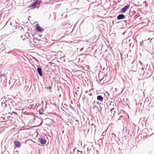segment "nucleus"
<instances>
[{"instance_id": "bb28decb", "label": "nucleus", "mask_w": 154, "mask_h": 154, "mask_svg": "<svg viewBox=\"0 0 154 154\" xmlns=\"http://www.w3.org/2000/svg\"><path fill=\"white\" fill-rule=\"evenodd\" d=\"M134 44L133 43H131L130 45V47L131 48V47L132 48H133L134 46Z\"/></svg>"}, {"instance_id": "79ce46f5", "label": "nucleus", "mask_w": 154, "mask_h": 154, "mask_svg": "<svg viewBox=\"0 0 154 154\" xmlns=\"http://www.w3.org/2000/svg\"><path fill=\"white\" fill-rule=\"evenodd\" d=\"M59 97H61V94H60L59 95Z\"/></svg>"}, {"instance_id": "6e6d98bb", "label": "nucleus", "mask_w": 154, "mask_h": 154, "mask_svg": "<svg viewBox=\"0 0 154 154\" xmlns=\"http://www.w3.org/2000/svg\"><path fill=\"white\" fill-rule=\"evenodd\" d=\"M14 112V113H16V112Z\"/></svg>"}, {"instance_id": "473e14b6", "label": "nucleus", "mask_w": 154, "mask_h": 154, "mask_svg": "<svg viewBox=\"0 0 154 154\" xmlns=\"http://www.w3.org/2000/svg\"><path fill=\"white\" fill-rule=\"evenodd\" d=\"M96 102L95 101H94L92 103V104L93 105H94V104H96Z\"/></svg>"}, {"instance_id": "5701e85b", "label": "nucleus", "mask_w": 154, "mask_h": 154, "mask_svg": "<svg viewBox=\"0 0 154 154\" xmlns=\"http://www.w3.org/2000/svg\"><path fill=\"white\" fill-rule=\"evenodd\" d=\"M77 154H83V152L82 151H79L78 149L77 150Z\"/></svg>"}, {"instance_id": "9b49d317", "label": "nucleus", "mask_w": 154, "mask_h": 154, "mask_svg": "<svg viewBox=\"0 0 154 154\" xmlns=\"http://www.w3.org/2000/svg\"><path fill=\"white\" fill-rule=\"evenodd\" d=\"M14 143L15 146L16 147L19 148L21 146V144L20 142L18 141H15L14 142Z\"/></svg>"}, {"instance_id": "f03ea898", "label": "nucleus", "mask_w": 154, "mask_h": 154, "mask_svg": "<svg viewBox=\"0 0 154 154\" xmlns=\"http://www.w3.org/2000/svg\"><path fill=\"white\" fill-rule=\"evenodd\" d=\"M130 5H126L124 6L120 10L119 12L120 13H124L128 9Z\"/></svg>"}, {"instance_id": "f704fd0d", "label": "nucleus", "mask_w": 154, "mask_h": 154, "mask_svg": "<svg viewBox=\"0 0 154 154\" xmlns=\"http://www.w3.org/2000/svg\"><path fill=\"white\" fill-rule=\"evenodd\" d=\"M83 48H83H83H81V49H80V51H82L83 50Z\"/></svg>"}, {"instance_id": "f8f14e48", "label": "nucleus", "mask_w": 154, "mask_h": 154, "mask_svg": "<svg viewBox=\"0 0 154 154\" xmlns=\"http://www.w3.org/2000/svg\"><path fill=\"white\" fill-rule=\"evenodd\" d=\"M27 34L28 35L27 38L29 39V45L31 47H33L34 46V44L32 43V42L30 40V38H29V35L28 33H27Z\"/></svg>"}, {"instance_id": "9d476101", "label": "nucleus", "mask_w": 154, "mask_h": 154, "mask_svg": "<svg viewBox=\"0 0 154 154\" xmlns=\"http://www.w3.org/2000/svg\"><path fill=\"white\" fill-rule=\"evenodd\" d=\"M6 77V75L5 74H2L0 76V80L1 81H4Z\"/></svg>"}, {"instance_id": "ddd939ff", "label": "nucleus", "mask_w": 154, "mask_h": 154, "mask_svg": "<svg viewBox=\"0 0 154 154\" xmlns=\"http://www.w3.org/2000/svg\"><path fill=\"white\" fill-rule=\"evenodd\" d=\"M128 137L125 135H124V137H122V139L124 143H126L128 141L127 140V138Z\"/></svg>"}, {"instance_id": "6e6552de", "label": "nucleus", "mask_w": 154, "mask_h": 154, "mask_svg": "<svg viewBox=\"0 0 154 154\" xmlns=\"http://www.w3.org/2000/svg\"><path fill=\"white\" fill-rule=\"evenodd\" d=\"M121 113H119L118 115L119 116V117L118 119V120H121L123 122V120H124L125 119V116L124 115H122Z\"/></svg>"}, {"instance_id": "72a5a7b5", "label": "nucleus", "mask_w": 154, "mask_h": 154, "mask_svg": "<svg viewBox=\"0 0 154 154\" xmlns=\"http://www.w3.org/2000/svg\"><path fill=\"white\" fill-rule=\"evenodd\" d=\"M114 108H112L111 109H110V111L112 113V111L114 110Z\"/></svg>"}, {"instance_id": "7ed1b4c3", "label": "nucleus", "mask_w": 154, "mask_h": 154, "mask_svg": "<svg viewBox=\"0 0 154 154\" xmlns=\"http://www.w3.org/2000/svg\"><path fill=\"white\" fill-rule=\"evenodd\" d=\"M135 14V11L134 10L133 7H132L130 10L129 14V15L130 16L133 17V18H135V16L134 15Z\"/></svg>"}, {"instance_id": "a878e982", "label": "nucleus", "mask_w": 154, "mask_h": 154, "mask_svg": "<svg viewBox=\"0 0 154 154\" xmlns=\"http://www.w3.org/2000/svg\"><path fill=\"white\" fill-rule=\"evenodd\" d=\"M51 88H52V86H49V87H47V88L49 89L50 90V91H49V92H52V91L51 90Z\"/></svg>"}, {"instance_id": "864d4df0", "label": "nucleus", "mask_w": 154, "mask_h": 154, "mask_svg": "<svg viewBox=\"0 0 154 154\" xmlns=\"http://www.w3.org/2000/svg\"><path fill=\"white\" fill-rule=\"evenodd\" d=\"M152 40V39H151V40H150V41H151Z\"/></svg>"}, {"instance_id": "4468645a", "label": "nucleus", "mask_w": 154, "mask_h": 154, "mask_svg": "<svg viewBox=\"0 0 154 154\" xmlns=\"http://www.w3.org/2000/svg\"><path fill=\"white\" fill-rule=\"evenodd\" d=\"M97 99L100 102H102L103 101V99L102 96L99 95L97 96Z\"/></svg>"}, {"instance_id": "a211bd4d", "label": "nucleus", "mask_w": 154, "mask_h": 154, "mask_svg": "<svg viewBox=\"0 0 154 154\" xmlns=\"http://www.w3.org/2000/svg\"><path fill=\"white\" fill-rule=\"evenodd\" d=\"M41 41V40L38 39V38H34L33 40V42L35 43H39L40 41Z\"/></svg>"}, {"instance_id": "2f4dec72", "label": "nucleus", "mask_w": 154, "mask_h": 154, "mask_svg": "<svg viewBox=\"0 0 154 154\" xmlns=\"http://www.w3.org/2000/svg\"><path fill=\"white\" fill-rule=\"evenodd\" d=\"M112 137H113V136H114L115 137H116V135L114 133H112Z\"/></svg>"}, {"instance_id": "412c9836", "label": "nucleus", "mask_w": 154, "mask_h": 154, "mask_svg": "<svg viewBox=\"0 0 154 154\" xmlns=\"http://www.w3.org/2000/svg\"><path fill=\"white\" fill-rule=\"evenodd\" d=\"M2 106H4L5 105V109L6 108V107L8 106V104L7 103V102H5L4 103H2Z\"/></svg>"}, {"instance_id": "393cba45", "label": "nucleus", "mask_w": 154, "mask_h": 154, "mask_svg": "<svg viewBox=\"0 0 154 154\" xmlns=\"http://www.w3.org/2000/svg\"><path fill=\"white\" fill-rule=\"evenodd\" d=\"M50 104L53 105L54 106H55V108H57V105L56 103H52V102H51V103H50Z\"/></svg>"}, {"instance_id": "1a4fd4ad", "label": "nucleus", "mask_w": 154, "mask_h": 154, "mask_svg": "<svg viewBox=\"0 0 154 154\" xmlns=\"http://www.w3.org/2000/svg\"><path fill=\"white\" fill-rule=\"evenodd\" d=\"M37 6L36 5L35 3L34 2V1L32 3V4L30 5V6H29V8H30L31 9H34L36 8Z\"/></svg>"}, {"instance_id": "c03bdc74", "label": "nucleus", "mask_w": 154, "mask_h": 154, "mask_svg": "<svg viewBox=\"0 0 154 154\" xmlns=\"http://www.w3.org/2000/svg\"><path fill=\"white\" fill-rule=\"evenodd\" d=\"M8 105H9V106H10V105L9 103H8Z\"/></svg>"}, {"instance_id": "b1692460", "label": "nucleus", "mask_w": 154, "mask_h": 154, "mask_svg": "<svg viewBox=\"0 0 154 154\" xmlns=\"http://www.w3.org/2000/svg\"><path fill=\"white\" fill-rule=\"evenodd\" d=\"M91 125L92 126V127H91V128L92 129H93V128L94 129V131H96V129L95 128V127H96V126L95 125L93 124H92Z\"/></svg>"}, {"instance_id": "09e8293b", "label": "nucleus", "mask_w": 154, "mask_h": 154, "mask_svg": "<svg viewBox=\"0 0 154 154\" xmlns=\"http://www.w3.org/2000/svg\"><path fill=\"white\" fill-rule=\"evenodd\" d=\"M112 23H113V24H114V22L113 21H112Z\"/></svg>"}, {"instance_id": "20e7f679", "label": "nucleus", "mask_w": 154, "mask_h": 154, "mask_svg": "<svg viewBox=\"0 0 154 154\" xmlns=\"http://www.w3.org/2000/svg\"><path fill=\"white\" fill-rule=\"evenodd\" d=\"M36 29L39 32H42L44 31V29L41 27L38 24H36Z\"/></svg>"}, {"instance_id": "3c124183", "label": "nucleus", "mask_w": 154, "mask_h": 154, "mask_svg": "<svg viewBox=\"0 0 154 154\" xmlns=\"http://www.w3.org/2000/svg\"><path fill=\"white\" fill-rule=\"evenodd\" d=\"M32 105L31 107H32V106H33V105Z\"/></svg>"}, {"instance_id": "423d86ee", "label": "nucleus", "mask_w": 154, "mask_h": 154, "mask_svg": "<svg viewBox=\"0 0 154 154\" xmlns=\"http://www.w3.org/2000/svg\"><path fill=\"white\" fill-rule=\"evenodd\" d=\"M125 17L124 15L123 14H121L118 15L117 17V19L118 20L123 19Z\"/></svg>"}, {"instance_id": "de8ad7c7", "label": "nucleus", "mask_w": 154, "mask_h": 154, "mask_svg": "<svg viewBox=\"0 0 154 154\" xmlns=\"http://www.w3.org/2000/svg\"><path fill=\"white\" fill-rule=\"evenodd\" d=\"M134 36V35L133 36V37ZM133 39L134 40H135V39L133 38Z\"/></svg>"}, {"instance_id": "a19ab883", "label": "nucleus", "mask_w": 154, "mask_h": 154, "mask_svg": "<svg viewBox=\"0 0 154 154\" xmlns=\"http://www.w3.org/2000/svg\"><path fill=\"white\" fill-rule=\"evenodd\" d=\"M76 149V148L75 149H73V152H75V150Z\"/></svg>"}, {"instance_id": "0eeeda50", "label": "nucleus", "mask_w": 154, "mask_h": 154, "mask_svg": "<svg viewBox=\"0 0 154 154\" xmlns=\"http://www.w3.org/2000/svg\"><path fill=\"white\" fill-rule=\"evenodd\" d=\"M37 71L40 76L42 77L43 75L42 69L41 67H38Z\"/></svg>"}, {"instance_id": "49530a36", "label": "nucleus", "mask_w": 154, "mask_h": 154, "mask_svg": "<svg viewBox=\"0 0 154 154\" xmlns=\"http://www.w3.org/2000/svg\"><path fill=\"white\" fill-rule=\"evenodd\" d=\"M15 23L16 24H17V23L16 21H15Z\"/></svg>"}, {"instance_id": "4c0bfd02", "label": "nucleus", "mask_w": 154, "mask_h": 154, "mask_svg": "<svg viewBox=\"0 0 154 154\" xmlns=\"http://www.w3.org/2000/svg\"><path fill=\"white\" fill-rule=\"evenodd\" d=\"M89 95L90 96H92V95L93 94H92V93H91L89 94Z\"/></svg>"}, {"instance_id": "f257e3e1", "label": "nucleus", "mask_w": 154, "mask_h": 154, "mask_svg": "<svg viewBox=\"0 0 154 154\" xmlns=\"http://www.w3.org/2000/svg\"><path fill=\"white\" fill-rule=\"evenodd\" d=\"M38 142L42 145H44L46 143L47 141L45 138L40 137L38 138Z\"/></svg>"}, {"instance_id": "58836bf2", "label": "nucleus", "mask_w": 154, "mask_h": 154, "mask_svg": "<svg viewBox=\"0 0 154 154\" xmlns=\"http://www.w3.org/2000/svg\"><path fill=\"white\" fill-rule=\"evenodd\" d=\"M13 23H10V25L11 26H13Z\"/></svg>"}, {"instance_id": "ea45409f", "label": "nucleus", "mask_w": 154, "mask_h": 154, "mask_svg": "<svg viewBox=\"0 0 154 154\" xmlns=\"http://www.w3.org/2000/svg\"><path fill=\"white\" fill-rule=\"evenodd\" d=\"M113 102H111L110 104H109V105H111L112 104V103Z\"/></svg>"}, {"instance_id": "c756f323", "label": "nucleus", "mask_w": 154, "mask_h": 154, "mask_svg": "<svg viewBox=\"0 0 154 154\" xmlns=\"http://www.w3.org/2000/svg\"><path fill=\"white\" fill-rule=\"evenodd\" d=\"M131 69V70H130L129 72L130 74L132 73V72L134 71L133 70V67H132V68Z\"/></svg>"}, {"instance_id": "f3484780", "label": "nucleus", "mask_w": 154, "mask_h": 154, "mask_svg": "<svg viewBox=\"0 0 154 154\" xmlns=\"http://www.w3.org/2000/svg\"><path fill=\"white\" fill-rule=\"evenodd\" d=\"M8 101L10 102L11 105L13 106L14 107L15 106L17 105L16 103H15L14 101H11V99H10V100H8Z\"/></svg>"}, {"instance_id": "37998d69", "label": "nucleus", "mask_w": 154, "mask_h": 154, "mask_svg": "<svg viewBox=\"0 0 154 154\" xmlns=\"http://www.w3.org/2000/svg\"><path fill=\"white\" fill-rule=\"evenodd\" d=\"M88 93V91H85V93Z\"/></svg>"}, {"instance_id": "2eb2a0df", "label": "nucleus", "mask_w": 154, "mask_h": 154, "mask_svg": "<svg viewBox=\"0 0 154 154\" xmlns=\"http://www.w3.org/2000/svg\"><path fill=\"white\" fill-rule=\"evenodd\" d=\"M123 129L122 130V133L124 135L127 134V129L126 127H125L124 125H123Z\"/></svg>"}, {"instance_id": "e433bc0d", "label": "nucleus", "mask_w": 154, "mask_h": 154, "mask_svg": "<svg viewBox=\"0 0 154 154\" xmlns=\"http://www.w3.org/2000/svg\"><path fill=\"white\" fill-rule=\"evenodd\" d=\"M11 118H8L7 119V121L8 120V119L9 120H11V119L12 118V117H11Z\"/></svg>"}, {"instance_id": "a18cd8bd", "label": "nucleus", "mask_w": 154, "mask_h": 154, "mask_svg": "<svg viewBox=\"0 0 154 154\" xmlns=\"http://www.w3.org/2000/svg\"><path fill=\"white\" fill-rule=\"evenodd\" d=\"M59 90V88H58L57 89V91H58V90Z\"/></svg>"}, {"instance_id": "6ab92c4d", "label": "nucleus", "mask_w": 154, "mask_h": 154, "mask_svg": "<svg viewBox=\"0 0 154 154\" xmlns=\"http://www.w3.org/2000/svg\"><path fill=\"white\" fill-rule=\"evenodd\" d=\"M44 111V110L42 108H40L39 110V111H38L39 114L40 115L43 114H44V113H43Z\"/></svg>"}, {"instance_id": "dca6fc26", "label": "nucleus", "mask_w": 154, "mask_h": 154, "mask_svg": "<svg viewBox=\"0 0 154 154\" xmlns=\"http://www.w3.org/2000/svg\"><path fill=\"white\" fill-rule=\"evenodd\" d=\"M36 6L40 5L42 3V1L41 0H36L34 1Z\"/></svg>"}, {"instance_id": "4d7b16f0", "label": "nucleus", "mask_w": 154, "mask_h": 154, "mask_svg": "<svg viewBox=\"0 0 154 154\" xmlns=\"http://www.w3.org/2000/svg\"><path fill=\"white\" fill-rule=\"evenodd\" d=\"M119 154H122V153H119Z\"/></svg>"}, {"instance_id": "7c9ffc66", "label": "nucleus", "mask_w": 154, "mask_h": 154, "mask_svg": "<svg viewBox=\"0 0 154 154\" xmlns=\"http://www.w3.org/2000/svg\"><path fill=\"white\" fill-rule=\"evenodd\" d=\"M103 139V137H102V138H100V139L99 140V141H100V143H101L102 142V139Z\"/></svg>"}, {"instance_id": "c85d7f7f", "label": "nucleus", "mask_w": 154, "mask_h": 154, "mask_svg": "<svg viewBox=\"0 0 154 154\" xmlns=\"http://www.w3.org/2000/svg\"><path fill=\"white\" fill-rule=\"evenodd\" d=\"M26 35H25V36L24 35V36H23V37H25V36H26V37H27V36H26ZM23 35H21V38H22V39H23V40H24V39H25V38H23Z\"/></svg>"}, {"instance_id": "aec40b11", "label": "nucleus", "mask_w": 154, "mask_h": 154, "mask_svg": "<svg viewBox=\"0 0 154 154\" xmlns=\"http://www.w3.org/2000/svg\"><path fill=\"white\" fill-rule=\"evenodd\" d=\"M96 103L99 105L100 107V109H102L103 104L101 103H100L98 101H97Z\"/></svg>"}, {"instance_id": "5fc2aeb1", "label": "nucleus", "mask_w": 154, "mask_h": 154, "mask_svg": "<svg viewBox=\"0 0 154 154\" xmlns=\"http://www.w3.org/2000/svg\"><path fill=\"white\" fill-rule=\"evenodd\" d=\"M134 62H133L132 63V64L133 63H134Z\"/></svg>"}, {"instance_id": "8fccbe9b", "label": "nucleus", "mask_w": 154, "mask_h": 154, "mask_svg": "<svg viewBox=\"0 0 154 154\" xmlns=\"http://www.w3.org/2000/svg\"><path fill=\"white\" fill-rule=\"evenodd\" d=\"M91 90H89V92H91Z\"/></svg>"}, {"instance_id": "c9c22d12", "label": "nucleus", "mask_w": 154, "mask_h": 154, "mask_svg": "<svg viewBox=\"0 0 154 154\" xmlns=\"http://www.w3.org/2000/svg\"><path fill=\"white\" fill-rule=\"evenodd\" d=\"M105 134V132H103V134H102L101 135V136L102 137H103V134Z\"/></svg>"}, {"instance_id": "4be33fe9", "label": "nucleus", "mask_w": 154, "mask_h": 154, "mask_svg": "<svg viewBox=\"0 0 154 154\" xmlns=\"http://www.w3.org/2000/svg\"><path fill=\"white\" fill-rule=\"evenodd\" d=\"M7 53L8 54L10 53L12 54L13 55H15V53L12 50L9 51Z\"/></svg>"}, {"instance_id": "603ef678", "label": "nucleus", "mask_w": 154, "mask_h": 154, "mask_svg": "<svg viewBox=\"0 0 154 154\" xmlns=\"http://www.w3.org/2000/svg\"><path fill=\"white\" fill-rule=\"evenodd\" d=\"M78 89H79V87H78V88H77Z\"/></svg>"}, {"instance_id": "cd10ccee", "label": "nucleus", "mask_w": 154, "mask_h": 154, "mask_svg": "<svg viewBox=\"0 0 154 154\" xmlns=\"http://www.w3.org/2000/svg\"><path fill=\"white\" fill-rule=\"evenodd\" d=\"M91 150V147H87V151H89L88 153H89V151Z\"/></svg>"}, {"instance_id": "39448f33", "label": "nucleus", "mask_w": 154, "mask_h": 154, "mask_svg": "<svg viewBox=\"0 0 154 154\" xmlns=\"http://www.w3.org/2000/svg\"><path fill=\"white\" fill-rule=\"evenodd\" d=\"M5 117H1L0 118V121L1 122H5L6 121H7V119L9 118H11V117L8 116L6 117L5 115Z\"/></svg>"}]
</instances>
